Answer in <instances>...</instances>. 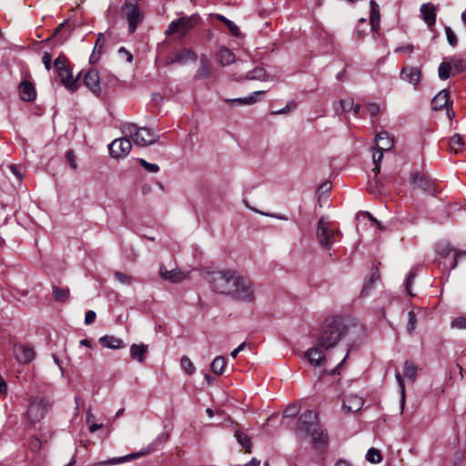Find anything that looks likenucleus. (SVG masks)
<instances>
[{
    "label": "nucleus",
    "mask_w": 466,
    "mask_h": 466,
    "mask_svg": "<svg viewBox=\"0 0 466 466\" xmlns=\"http://www.w3.org/2000/svg\"><path fill=\"white\" fill-rule=\"evenodd\" d=\"M310 436L313 441V444L316 448H325L328 444V433L319 428V425L312 429L309 433L306 434Z\"/></svg>",
    "instance_id": "nucleus-19"
},
{
    "label": "nucleus",
    "mask_w": 466,
    "mask_h": 466,
    "mask_svg": "<svg viewBox=\"0 0 466 466\" xmlns=\"http://www.w3.org/2000/svg\"><path fill=\"white\" fill-rule=\"evenodd\" d=\"M265 92L264 91H256L253 92L251 95L245 96V97H238L235 99H228L227 102L230 104H238V105H252L258 101V96H262Z\"/></svg>",
    "instance_id": "nucleus-31"
},
{
    "label": "nucleus",
    "mask_w": 466,
    "mask_h": 466,
    "mask_svg": "<svg viewBox=\"0 0 466 466\" xmlns=\"http://www.w3.org/2000/svg\"><path fill=\"white\" fill-rule=\"evenodd\" d=\"M367 107L371 117L376 116L380 112V106L377 103H369Z\"/></svg>",
    "instance_id": "nucleus-52"
},
{
    "label": "nucleus",
    "mask_w": 466,
    "mask_h": 466,
    "mask_svg": "<svg viewBox=\"0 0 466 466\" xmlns=\"http://www.w3.org/2000/svg\"><path fill=\"white\" fill-rule=\"evenodd\" d=\"M299 411L300 408L296 404L288 406L287 409L284 410L283 419L294 418L299 414Z\"/></svg>",
    "instance_id": "nucleus-44"
},
{
    "label": "nucleus",
    "mask_w": 466,
    "mask_h": 466,
    "mask_svg": "<svg viewBox=\"0 0 466 466\" xmlns=\"http://www.w3.org/2000/svg\"><path fill=\"white\" fill-rule=\"evenodd\" d=\"M211 76V64L206 55L200 56V66L197 71L196 79H205Z\"/></svg>",
    "instance_id": "nucleus-28"
},
{
    "label": "nucleus",
    "mask_w": 466,
    "mask_h": 466,
    "mask_svg": "<svg viewBox=\"0 0 466 466\" xmlns=\"http://www.w3.org/2000/svg\"><path fill=\"white\" fill-rule=\"evenodd\" d=\"M363 404V399L355 394H349L343 400L344 409L350 412H356L360 410L362 408Z\"/></svg>",
    "instance_id": "nucleus-20"
},
{
    "label": "nucleus",
    "mask_w": 466,
    "mask_h": 466,
    "mask_svg": "<svg viewBox=\"0 0 466 466\" xmlns=\"http://www.w3.org/2000/svg\"><path fill=\"white\" fill-rule=\"evenodd\" d=\"M235 436L238 441V443L248 452H250V450H251V447H252V443H251V441L249 439V437L242 432V431H237L235 432Z\"/></svg>",
    "instance_id": "nucleus-37"
},
{
    "label": "nucleus",
    "mask_w": 466,
    "mask_h": 466,
    "mask_svg": "<svg viewBox=\"0 0 466 466\" xmlns=\"http://www.w3.org/2000/svg\"><path fill=\"white\" fill-rule=\"evenodd\" d=\"M226 360L223 357H216L211 363V370L215 374L220 375L224 371Z\"/></svg>",
    "instance_id": "nucleus-38"
},
{
    "label": "nucleus",
    "mask_w": 466,
    "mask_h": 466,
    "mask_svg": "<svg viewBox=\"0 0 466 466\" xmlns=\"http://www.w3.org/2000/svg\"><path fill=\"white\" fill-rule=\"evenodd\" d=\"M127 8L128 9V12L127 13L128 30L130 33H133L136 31L138 24L142 21V15L136 5H129Z\"/></svg>",
    "instance_id": "nucleus-18"
},
{
    "label": "nucleus",
    "mask_w": 466,
    "mask_h": 466,
    "mask_svg": "<svg viewBox=\"0 0 466 466\" xmlns=\"http://www.w3.org/2000/svg\"><path fill=\"white\" fill-rule=\"evenodd\" d=\"M348 326L339 317L327 320L319 332L317 342L325 350L335 348L347 336Z\"/></svg>",
    "instance_id": "nucleus-1"
},
{
    "label": "nucleus",
    "mask_w": 466,
    "mask_h": 466,
    "mask_svg": "<svg viewBox=\"0 0 466 466\" xmlns=\"http://www.w3.org/2000/svg\"><path fill=\"white\" fill-rule=\"evenodd\" d=\"M451 66L449 63L442 62L438 69L439 77L441 79H448L451 76Z\"/></svg>",
    "instance_id": "nucleus-42"
},
{
    "label": "nucleus",
    "mask_w": 466,
    "mask_h": 466,
    "mask_svg": "<svg viewBox=\"0 0 466 466\" xmlns=\"http://www.w3.org/2000/svg\"><path fill=\"white\" fill-rule=\"evenodd\" d=\"M66 58L65 56H59L55 60V67L56 70L62 67H66Z\"/></svg>",
    "instance_id": "nucleus-60"
},
{
    "label": "nucleus",
    "mask_w": 466,
    "mask_h": 466,
    "mask_svg": "<svg viewBox=\"0 0 466 466\" xmlns=\"http://www.w3.org/2000/svg\"><path fill=\"white\" fill-rule=\"evenodd\" d=\"M21 99L26 102H31L35 98V90L32 83L24 81L19 86Z\"/></svg>",
    "instance_id": "nucleus-27"
},
{
    "label": "nucleus",
    "mask_w": 466,
    "mask_h": 466,
    "mask_svg": "<svg viewBox=\"0 0 466 466\" xmlns=\"http://www.w3.org/2000/svg\"><path fill=\"white\" fill-rule=\"evenodd\" d=\"M366 459L371 463H379L382 461V455L379 450L370 448L366 454Z\"/></svg>",
    "instance_id": "nucleus-41"
},
{
    "label": "nucleus",
    "mask_w": 466,
    "mask_h": 466,
    "mask_svg": "<svg viewBox=\"0 0 466 466\" xmlns=\"http://www.w3.org/2000/svg\"><path fill=\"white\" fill-rule=\"evenodd\" d=\"M316 236L321 248L330 249L339 239V231L330 222L324 218H320L318 222Z\"/></svg>",
    "instance_id": "nucleus-4"
},
{
    "label": "nucleus",
    "mask_w": 466,
    "mask_h": 466,
    "mask_svg": "<svg viewBox=\"0 0 466 466\" xmlns=\"http://www.w3.org/2000/svg\"><path fill=\"white\" fill-rule=\"evenodd\" d=\"M115 277L117 281L124 285H130L132 283V277L123 273V272H116Z\"/></svg>",
    "instance_id": "nucleus-47"
},
{
    "label": "nucleus",
    "mask_w": 466,
    "mask_h": 466,
    "mask_svg": "<svg viewBox=\"0 0 466 466\" xmlns=\"http://www.w3.org/2000/svg\"><path fill=\"white\" fill-rule=\"evenodd\" d=\"M413 279H414V275L412 273H410L408 278H407V280H406V289H407V292L410 295V296H413L411 291H410V287H411V284H412V281H413Z\"/></svg>",
    "instance_id": "nucleus-62"
},
{
    "label": "nucleus",
    "mask_w": 466,
    "mask_h": 466,
    "mask_svg": "<svg viewBox=\"0 0 466 466\" xmlns=\"http://www.w3.org/2000/svg\"><path fill=\"white\" fill-rule=\"evenodd\" d=\"M217 18L219 21L223 22L228 26V28L229 29V31L231 32V34L234 36L239 35V34H240L239 28L234 22L230 21L229 19H228L227 17H225L222 15H217Z\"/></svg>",
    "instance_id": "nucleus-39"
},
{
    "label": "nucleus",
    "mask_w": 466,
    "mask_h": 466,
    "mask_svg": "<svg viewBox=\"0 0 466 466\" xmlns=\"http://www.w3.org/2000/svg\"><path fill=\"white\" fill-rule=\"evenodd\" d=\"M147 351V346L144 344H132L130 347V356L138 362H143Z\"/></svg>",
    "instance_id": "nucleus-32"
},
{
    "label": "nucleus",
    "mask_w": 466,
    "mask_h": 466,
    "mask_svg": "<svg viewBox=\"0 0 466 466\" xmlns=\"http://www.w3.org/2000/svg\"><path fill=\"white\" fill-rule=\"evenodd\" d=\"M160 275L165 280L172 283H180L188 278V274L178 268L167 270L165 267L160 268Z\"/></svg>",
    "instance_id": "nucleus-14"
},
{
    "label": "nucleus",
    "mask_w": 466,
    "mask_h": 466,
    "mask_svg": "<svg viewBox=\"0 0 466 466\" xmlns=\"http://www.w3.org/2000/svg\"><path fill=\"white\" fill-rule=\"evenodd\" d=\"M380 279L378 268H375L371 273L370 279L364 282L360 295L366 297L370 294V291L373 289L374 284Z\"/></svg>",
    "instance_id": "nucleus-33"
},
{
    "label": "nucleus",
    "mask_w": 466,
    "mask_h": 466,
    "mask_svg": "<svg viewBox=\"0 0 466 466\" xmlns=\"http://www.w3.org/2000/svg\"><path fill=\"white\" fill-rule=\"evenodd\" d=\"M452 327L457 329H466V319L457 318L452 321Z\"/></svg>",
    "instance_id": "nucleus-58"
},
{
    "label": "nucleus",
    "mask_w": 466,
    "mask_h": 466,
    "mask_svg": "<svg viewBox=\"0 0 466 466\" xmlns=\"http://www.w3.org/2000/svg\"><path fill=\"white\" fill-rule=\"evenodd\" d=\"M198 18L194 15L192 16H184L181 18H178L175 21H172L167 29L166 30L167 35H173L178 32L186 33L187 30L192 28Z\"/></svg>",
    "instance_id": "nucleus-9"
},
{
    "label": "nucleus",
    "mask_w": 466,
    "mask_h": 466,
    "mask_svg": "<svg viewBox=\"0 0 466 466\" xmlns=\"http://www.w3.org/2000/svg\"><path fill=\"white\" fill-rule=\"evenodd\" d=\"M57 74L61 79L62 84L66 88L75 91L78 87L77 79H74L72 72L68 66L59 68Z\"/></svg>",
    "instance_id": "nucleus-15"
},
{
    "label": "nucleus",
    "mask_w": 466,
    "mask_h": 466,
    "mask_svg": "<svg viewBox=\"0 0 466 466\" xmlns=\"http://www.w3.org/2000/svg\"><path fill=\"white\" fill-rule=\"evenodd\" d=\"M422 19L428 26H432L436 23V7L435 5L426 3L421 5L420 9Z\"/></svg>",
    "instance_id": "nucleus-22"
},
{
    "label": "nucleus",
    "mask_w": 466,
    "mask_h": 466,
    "mask_svg": "<svg viewBox=\"0 0 466 466\" xmlns=\"http://www.w3.org/2000/svg\"><path fill=\"white\" fill-rule=\"evenodd\" d=\"M411 180L415 187L426 192L431 191V182L424 173L414 172L411 176Z\"/></svg>",
    "instance_id": "nucleus-21"
},
{
    "label": "nucleus",
    "mask_w": 466,
    "mask_h": 466,
    "mask_svg": "<svg viewBox=\"0 0 466 466\" xmlns=\"http://www.w3.org/2000/svg\"><path fill=\"white\" fill-rule=\"evenodd\" d=\"M53 297L56 300L60 302H66L70 298V290L68 288H59L53 286Z\"/></svg>",
    "instance_id": "nucleus-34"
},
{
    "label": "nucleus",
    "mask_w": 466,
    "mask_h": 466,
    "mask_svg": "<svg viewBox=\"0 0 466 466\" xmlns=\"http://www.w3.org/2000/svg\"><path fill=\"white\" fill-rule=\"evenodd\" d=\"M464 142L459 134L453 135L449 140V148L451 151L458 154L463 148Z\"/></svg>",
    "instance_id": "nucleus-35"
},
{
    "label": "nucleus",
    "mask_w": 466,
    "mask_h": 466,
    "mask_svg": "<svg viewBox=\"0 0 466 466\" xmlns=\"http://www.w3.org/2000/svg\"><path fill=\"white\" fill-rule=\"evenodd\" d=\"M395 379L399 384V387L400 390V394H401V402L403 403L404 398H405V385H404L403 378L401 377V375L400 374V372L398 370L395 371Z\"/></svg>",
    "instance_id": "nucleus-49"
},
{
    "label": "nucleus",
    "mask_w": 466,
    "mask_h": 466,
    "mask_svg": "<svg viewBox=\"0 0 466 466\" xmlns=\"http://www.w3.org/2000/svg\"><path fill=\"white\" fill-rule=\"evenodd\" d=\"M100 55L97 50H93V53L90 56L89 61L91 64L96 63L100 59Z\"/></svg>",
    "instance_id": "nucleus-64"
},
{
    "label": "nucleus",
    "mask_w": 466,
    "mask_h": 466,
    "mask_svg": "<svg viewBox=\"0 0 466 466\" xmlns=\"http://www.w3.org/2000/svg\"><path fill=\"white\" fill-rule=\"evenodd\" d=\"M217 58H218V63L222 66H229V65L233 64L236 60V56H235L234 53L232 52V50H230L229 48H228L226 46H221L218 49V51L217 53Z\"/></svg>",
    "instance_id": "nucleus-24"
},
{
    "label": "nucleus",
    "mask_w": 466,
    "mask_h": 466,
    "mask_svg": "<svg viewBox=\"0 0 466 466\" xmlns=\"http://www.w3.org/2000/svg\"><path fill=\"white\" fill-rule=\"evenodd\" d=\"M376 148L380 151H388L393 147V138L386 131L380 132L375 138Z\"/></svg>",
    "instance_id": "nucleus-23"
},
{
    "label": "nucleus",
    "mask_w": 466,
    "mask_h": 466,
    "mask_svg": "<svg viewBox=\"0 0 466 466\" xmlns=\"http://www.w3.org/2000/svg\"><path fill=\"white\" fill-rule=\"evenodd\" d=\"M48 403L43 398L31 400L26 410V420L31 425L40 421L46 415Z\"/></svg>",
    "instance_id": "nucleus-6"
},
{
    "label": "nucleus",
    "mask_w": 466,
    "mask_h": 466,
    "mask_svg": "<svg viewBox=\"0 0 466 466\" xmlns=\"http://www.w3.org/2000/svg\"><path fill=\"white\" fill-rule=\"evenodd\" d=\"M181 366L183 370L188 374L191 375L195 371V367L190 359L187 356L181 358Z\"/></svg>",
    "instance_id": "nucleus-43"
},
{
    "label": "nucleus",
    "mask_w": 466,
    "mask_h": 466,
    "mask_svg": "<svg viewBox=\"0 0 466 466\" xmlns=\"http://www.w3.org/2000/svg\"><path fill=\"white\" fill-rule=\"evenodd\" d=\"M449 92L446 89L439 92V94L436 95L431 101L432 109L441 110L446 106L449 102Z\"/></svg>",
    "instance_id": "nucleus-30"
},
{
    "label": "nucleus",
    "mask_w": 466,
    "mask_h": 466,
    "mask_svg": "<svg viewBox=\"0 0 466 466\" xmlns=\"http://www.w3.org/2000/svg\"><path fill=\"white\" fill-rule=\"evenodd\" d=\"M118 54L123 56L127 62L131 63L133 61V56L130 52H128L125 47H120L118 49Z\"/></svg>",
    "instance_id": "nucleus-56"
},
{
    "label": "nucleus",
    "mask_w": 466,
    "mask_h": 466,
    "mask_svg": "<svg viewBox=\"0 0 466 466\" xmlns=\"http://www.w3.org/2000/svg\"><path fill=\"white\" fill-rule=\"evenodd\" d=\"M416 327H417V319H416L415 313L412 310H410L408 313V325H407L408 332L411 333L412 331L415 330Z\"/></svg>",
    "instance_id": "nucleus-45"
},
{
    "label": "nucleus",
    "mask_w": 466,
    "mask_h": 466,
    "mask_svg": "<svg viewBox=\"0 0 466 466\" xmlns=\"http://www.w3.org/2000/svg\"><path fill=\"white\" fill-rule=\"evenodd\" d=\"M96 314L95 311L93 310H88L86 313V316H85V324L86 325H90L92 324L95 319H96Z\"/></svg>",
    "instance_id": "nucleus-59"
},
{
    "label": "nucleus",
    "mask_w": 466,
    "mask_h": 466,
    "mask_svg": "<svg viewBox=\"0 0 466 466\" xmlns=\"http://www.w3.org/2000/svg\"><path fill=\"white\" fill-rule=\"evenodd\" d=\"M246 78L249 79V80H259V81L267 80L265 70L263 68H258V67L255 68L252 71L248 72Z\"/></svg>",
    "instance_id": "nucleus-40"
},
{
    "label": "nucleus",
    "mask_w": 466,
    "mask_h": 466,
    "mask_svg": "<svg viewBox=\"0 0 466 466\" xmlns=\"http://www.w3.org/2000/svg\"><path fill=\"white\" fill-rule=\"evenodd\" d=\"M152 450H153L152 448H148V449L141 451L139 452L130 453L126 456L113 458L108 461H103L98 462L97 465H115V464L123 463L126 461H132L134 459L140 458L141 456L149 453Z\"/></svg>",
    "instance_id": "nucleus-17"
},
{
    "label": "nucleus",
    "mask_w": 466,
    "mask_h": 466,
    "mask_svg": "<svg viewBox=\"0 0 466 466\" xmlns=\"http://www.w3.org/2000/svg\"><path fill=\"white\" fill-rule=\"evenodd\" d=\"M340 104L342 106V111L350 112L352 107H354V100L351 97H347L345 99L340 100Z\"/></svg>",
    "instance_id": "nucleus-51"
},
{
    "label": "nucleus",
    "mask_w": 466,
    "mask_h": 466,
    "mask_svg": "<svg viewBox=\"0 0 466 466\" xmlns=\"http://www.w3.org/2000/svg\"><path fill=\"white\" fill-rule=\"evenodd\" d=\"M42 62L47 71L51 69L52 56L48 52H45L42 57Z\"/></svg>",
    "instance_id": "nucleus-54"
},
{
    "label": "nucleus",
    "mask_w": 466,
    "mask_h": 466,
    "mask_svg": "<svg viewBox=\"0 0 466 466\" xmlns=\"http://www.w3.org/2000/svg\"><path fill=\"white\" fill-rule=\"evenodd\" d=\"M66 159H67V162L68 164L70 165V167L74 169L76 168V156L74 154V151L73 150H68L66 152Z\"/></svg>",
    "instance_id": "nucleus-55"
},
{
    "label": "nucleus",
    "mask_w": 466,
    "mask_h": 466,
    "mask_svg": "<svg viewBox=\"0 0 466 466\" xmlns=\"http://www.w3.org/2000/svg\"><path fill=\"white\" fill-rule=\"evenodd\" d=\"M138 162L149 173H157L159 171V167L157 164L149 163L143 158L138 159Z\"/></svg>",
    "instance_id": "nucleus-46"
},
{
    "label": "nucleus",
    "mask_w": 466,
    "mask_h": 466,
    "mask_svg": "<svg viewBox=\"0 0 466 466\" xmlns=\"http://www.w3.org/2000/svg\"><path fill=\"white\" fill-rule=\"evenodd\" d=\"M98 341L104 348L111 350H119L124 348L123 340L116 338L115 336L105 335L101 337Z\"/></svg>",
    "instance_id": "nucleus-29"
},
{
    "label": "nucleus",
    "mask_w": 466,
    "mask_h": 466,
    "mask_svg": "<svg viewBox=\"0 0 466 466\" xmlns=\"http://www.w3.org/2000/svg\"><path fill=\"white\" fill-rule=\"evenodd\" d=\"M132 148L131 141L127 137H120L115 139L108 146L110 156L119 159L126 157Z\"/></svg>",
    "instance_id": "nucleus-8"
},
{
    "label": "nucleus",
    "mask_w": 466,
    "mask_h": 466,
    "mask_svg": "<svg viewBox=\"0 0 466 466\" xmlns=\"http://www.w3.org/2000/svg\"><path fill=\"white\" fill-rule=\"evenodd\" d=\"M104 44H105V38H104V35L102 33L98 34L97 35V38H96V44H95V47H94V50H97L99 54L102 53V49H103V46H104Z\"/></svg>",
    "instance_id": "nucleus-53"
},
{
    "label": "nucleus",
    "mask_w": 466,
    "mask_h": 466,
    "mask_svg": "<svg viewBox=\"0 0 466 466\" xmlns=\"http://www.w3.org/2000/svg\"><path fill=\"white\" fill-rule=\"evenodd\" d=\"M445 33H446V36H447V40H448L449 44L452 46H456L458 40H457V36L454 34V32L452 31V29L449 26H446Z\"/></svg>",
    "instance_id": "nucleus-50"
},
{
    "label": "nucleus",
    "mask_w": 466,
    "mask_h": 466,
    "mask_svg": "<svg viewBox=\"0 0 466 466\" xmlns=\"http://www.w3.org/2000/svg\"><path fill=\"white\" fill-rule=\"evenodd\" d=\"M400 76L409 83L416 85L420 78V70L418 67L406 66L401 70Z\"/></svg>",
    "instance_id": "nucleus-25"
},
{
    "label": "nucleus",
    "mask_w": 466,
    "mask_h": 466,
    "mask_svg": "<svg viewBox=\"0 0 466 466\" xmlns=\"http://www.w3.org/2000/svg\"><path fill=\"white\" fill-rule=\"evenodd\" d=\"M84 84L94 94L97 95L101 91L98 72L95 69H90L86 73L84 76Z\"/></svg>",
    "instance_id": "nucleus-16"
},
{
    "label": "nucleus",
    "mask_w": 466,
    "mask_h": 466,
    "mask_svg": "<svg viewBox=\"0 0 466 466\" xmlns=\"http://www.w3.org/2000/svg\"><path fill=\"white\" fill-rule=\"evenodd\" d=\"M317 426V413L313 410H307L300 415L296 431L298 433L307 434Z\"/></svg>",
    "instance_id": "nucleus-10"
},
{
    "label": "nucleus",
    "mask_w": 466,
    "mask_h": 466,
    "mask_svg": "<svg viewBox=\"0 0 466 466\" xmlns=\"http://www.w3.org/2000/svg\"><path fill=\"white\" fill-rule=\"evenodd\" d=\"M168 437H169L168 433L163 432L158 435V437L154 441V442L152 444L154 446H156L157 444H162L167 441Z\"/></svg>",
    "instance_id": "nucleus-61"
},
{
    "label": "nucleus",
    "mask_w": 466,
    "mask_h": 466,
    "mask_svg": "<svg viewBox=\"0 0 466 466\" xmlns=\"http://www.w3.org/2000/svg\"><path fill=\"white\" fill-rule=\"evenodd\" d=\"M323 350H324L317 343L316 346L309 349L305 352V356L312 366L320 367L325 365L327 361V358Z\"/></svg>",
    "instance_id": "nucleus-12"
},
{
    "label": "nucleus",
    "mask_w": 466,
    "mask_h": 466,
    "mask_svg": "<svg viewBox=\"0 0 466 466\" xmlns=\"http://www.w3.org/2000/svg\"><path fill=\"white\" fill-rule=\"evenodd\" d=\"M360 216L363 217V218H367L368 219H370L371 222H373L376 226H378L379 228H382V227L380 226V223L368 211H361L360 212Z\"/></svg>",
    "instance_id": "nucleus-57"
},
{
    "label": "nucleus",
    "mask_w": 466,
    "mask_h": 466,
    "mask_svg": "<svg viewBox=\"0 0 466 466\" xmlns=\"http://www.w3.org/2000/svg\"><path fill=\"white\" fill-rule=\"evenodd\" d=\"M418 371V366L414 361L411 360H406L404 363V376L410 380L411 381H414L417 376Z\"/></svg>",
    "instance_id": "nucleus-36"
},
{
    "label": "nucleus",
    "mask_w": 466,
    "mask_h": 466,
    "mask_svg": "<svg viewBox=\"0 0 466 466\" xmlns=\"http://www.w3.org/2000/svg\"><path fill=\"white\" fill-rule=\"evenodd\" d=\"M383 158V151L378 150L373 154V162L374 164H380L381 159Z\"/></svg>",
    "instance_id": "nucleus-63"
},
{
    "label": "nucleus",
    "mask_w": 466,
    "mask_h": 466,
    "mask_svg": "<svg viewBox=\"0 0 466 466\" xmlns=\"http://www.w3.org/2000/svg\"><path fill=\"white\" fill-rule=\"evenodd\" d=\"M370 25L371 30L377 32L380 29V6L374 0H370Z\"/></svg>",
    "instance_id": "nucleus-26"
},
{
    "label": "nucleus",
    "mask_w": 466,
    "mask_h": 466,
    "mask_svg": "<svg viewBox=\"0 0 466 466\" xmlns=\"http://www.w3.org/2000/svg\"><path fill=\"white\" fill-rule=\"evenodd\" d=\"M240 273L234 269L216 272L212 276V288L218 293L232 296Z\"/></svg>",
    "instance_id": "nucleus-2"
},
{
    "label": "nucleus",
    "mask_w": 466,
    "mask_h": 466,
    "mask_svg": "<svg viewBox=\"0 0 466 466\" xmlns=\"http://www.w3.org/2000/svg\"><path fill=\"white\" fill-rule=\"evenodd\" d=\"M15 360L21 364H27L34 360L35 352L33 347L20 345L15 348Z\"/></svg>",
    "instance_id": "nucleus-13"
},
{
    "label": "nucleus",
    "mask_w": 466,
    "mask_h": 466,
    "mask_svg": "<svg viewBox=\"0 0 466 466\" xmlns=\"http://www.w3.org/2000/svg\"><path fill=\"white\" fill-rule=\"evenodd\" d=\"M126 137H130L138 147H147L157 141L159 136L147 127H137L135 124L127 123L122 127Z\"/></svg>",
    "instance_id": "nucleus-3"
},
{
    "label": "nucleus",
    "mask_w": 466,
    "mask_h": 466,
    "mask_svg": "<svg viewBox=\"0 0 466 466\" xmlns=\"http://www.w3.org/2000/svg\"><path fill=\"white\" fill-rule=\"evenodd\" d=\"M362 26H366V19L360 18L359 20V24L357 25V28L355 30V34L358 35V38H362L366 35V29L362 28Z\"/></svg>",
    "instance_id": "nucleus-48"
},
{
    "label": "nucleus",
    "mask_w": 466,
    "mask_h": 466,
    "mask_svg": "<svg viewBox=\"0 0 466 466\" xmlns=\"http://www.w3.org/2000/svg\"><path fill=\"white\" fill-rule=\"evenodd\" d=\"M436 251H437V254L439 255V257L442 258H446L450 255H453V261L451 266V268L452 269L456 268L459 259L466 257V251H464V250L457 251L448 243L438 244Z\"/></svg>",
    "instance_id": "nucleus-11"
},
{
    "label": "nucleus",
    "mask_w": 466,
    "mask_h": 466,
    "mask_svg": "<svg viewBox=\"0 0 466 466\" xmlns=\"http://www.w3.org/2000/svg\"><path fill=\"white\" fill-rule=\"evenodd\" d=\"M198 56L197 54L189 49V48H181L173 53L169 54L166 57L165 64L172 65V64H179L186 65L188 62H195Z\"/></svg>",
    "instance_id": "nucleus-7"
},
{
    "label": "nucleus",
    "mask_w": 466,
    "mask_h": 466,
    "mask_svg": "<svg viewBox=\"0 0 466 466\" xmlns=\"http://www.w3.org/2000/svg\"><path fill=\"white\" fill-rule=\"evenodd\" d=\"M236 291L233 292L232 297L236 299L252 302L255 299V289L253 282L247 277L239 275L238 283L236 285Z\"/></svg>",
    "instance_id": "nucleus-5"
}]
</instances>
